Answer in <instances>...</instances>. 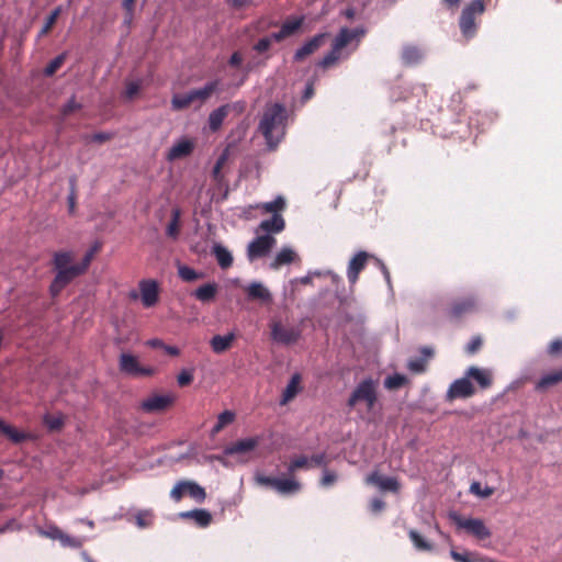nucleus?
Returning <instances> with one entry per match:
<instances>
[{
  "label": "nucleus",
  "mask_w": 562,
  "mask_h": 562,
  "mask_svg": "<svg viewBox=\"0 0 562 562\" xmlns=\"http://www.w3.org/2000/svg\"><path fill=\"white\" fill-rule=\"evenodd\" d=\"M101 249L100 243H94L85 254L79 263H74L75 254L71 250L55 251L52 259L53 269L56 271L55 278L49 285V293L56 297L60 292L76 278L86 273L95 254Z\"/></svg>",
  "instance_id": "1"
},
{
  "label": "nucleus",
  "mask_w": 562,
  "mask_h": 562,
  "mask_svg": "<svg viewBox=\"0 0 562 562\" xmlns=\"http://www.w3.org/2000/svg\"><path fill=\"white\" fill-rule=\"evenodd\" d=\"M285 119V108L280 103H274L265 110L259 130L270 147H276L279 144L280 137L283 135Z\"/></svg>",
  "instance_id": "2"
},
{
  "label": "nucleus",
  "mask_w": 562,
  "mask_h": 562,
  "mask_svg": "<svg viewBox=\"0 0 562 562\" xmlns=\"http://www.w3.org/2000/svg\"><path fill=\"white\" fill-rule=\"evenodd\" d=\"M366 30L363 27H341L331 43L330 50L318 61V66L327 69L334 66L340 58L344 57L342 50L353 41L357 43L364 36ZM358 44H356V47Z\"/></svg>",
  "instance_id": "3"
},
{
  "label": "nucleus",
  "mask_w": 562,
  "mask_h": 562,
  "mask_svg": "<svg viewBox=\"0 0 562 562\" xmlns=\"http://www.w3.org/2000/svg\"><path fill=\"white\" fill-rule=\"evenodd\" d=\"M379 382L371 378L363 379L359 382L350 393L347 406L349 408L361 411L363 407L366 413H371L379 402Z\"/></svg>",
  "instance_id": "4"
},
{
  "label": "nucleus",
  "mask_w": 562,
  "mask_h": 562,
  "mask_svg": "<svg viewBox=\"0 0 562 562\" xmlns=\"http://www.w3.org/2000/svg\"><path fill=\"white\" fill-rule=\"evenodd\" d=\"M218 80L209 81L204 87L192 89L186 93H176L171 98V108L173 111H182L194 103L203 104L217 90Z\"/></svg>",
  "instance_id": "5"
},
{
  "label": "nucleus",
  "mask_w": 562,
  "mask_h": 562,
  "mask_svg": "<svg viewBox=\"0 0 562 562\" xmlns=\"http://www.w3.org/2000/svg\"><path fill=\"white\" fill-rule=\"evenodd\" d=\"M485 10L483 0H472L462 10L459 26L465 38H472L476 33V18Z\"/></svg>",
  "instance_id": "6"
},
{
  "label": "nucleus",
  "mask_w": 562,
  "mask_h": 562,
  "mask_svg": "<svg viewBox=\"0 0 562 562\" xmlns=\"http://www.w3.org/2000/svg\"><path fill=\"white\" fill-rule=\"evenodd\" d=\"M119 370L131 378H150L157 374V369L151 366H143L138 357L122 352L119 357Z\"/></svg>",
  "instance_id": "7"
},
{
  "label": "nucleus",
  "mask_w": 562,
  "mask_h": 562,
  "mask_svg": "<svg viewBox=\"0 0 562 562\" xmlns=\"http://www.w3.org/2000/svg\"><path fill=\"white\" fill-rule=\"evenodd\" d=\"M450 519L458 529H463L479 540H485L491 537L492 532L480 518H464L457 513L450 514Z\"/></svg>",
  "instance_id": "8"
},
{
  "label": "nucleus",
  "mask_w": 562,
  "mask_h": 562,
  "mask_svg": "<svg viewBox=\"0 0 562 562\" xmlns=\"http://www.w3.org/2000/svg\"><path fill=\"white\" fill-rule=\"evenodd\" d=\"M477 301L473 295L453 300L446 310V317L452 322H458L465 315L476 311Z\"/></svg>",
  "instance_id": "9"
},
{
  "label": "nucleus",
  "mask_w": 562,
  "mask_h": 562,
  "mask_svg": "<svg viewBox=\"0 0 562 562\" xmlns=\"http://www.w3.org/2000/svg\"><path fill=\"white\" fill-rule=\"evenodd\" d=\"M271 338L282 345H292L301 337V329L297 326L284 325L281 322H272L270 325Z\"/></svg>",
  "instance_id": "10"
},
{
  "label": "nucleus",
  "mask_w": 562,
  "mask_h": 562,
  "mask_svg": "<svg viewBox=\"0 0 562 562\" xmlns=\"http://www.w3.org/2000/svg\"><path fill=\"white\" fill-rule=\"evenodd\" d=\"M276 241V238L270 235L258 236L248 245V259L252 261L257 258L267 256L271 248L274 246Z\"/></svg>",
  "instance_id": "11"
},
{
  "label": "nucleus",
  "mask_w": 562,
  "mask_h": 562,
  "mask_svg": "<svg viewBox=\"0 0 562 562\" xmlns=\"http://www.w3.org/2000/svg\"><path fill=\"white\" fill-rule=\"evenodd\" d=\"M175 402V396L171 394L151 395L140 403V408L145 413H160L166 411Z\"/></svg>",
  "instance_id": "12"
},
{
  "label": "nucleus",
  "mask_w": 562,
  "mask_h": 562,
  "mask_svg": "<svg viewBox=\"0 0 562 562\" xmlns=\"http://www.w3.org/2000/svg\"><path fill=\"white\" fill-rule=\"evenodd\" d=\"M329 37V33H319L305 42L296 52L294 53L295 61H303L307 56L312 55L316 50H318L322 46L325 45L327 38Z\"/></svg>",
  "instance_id": "13"
},
{
  "label": "nucleus",
  "mask_w": 562,
  "mask_h": 562,
  "mask_svg": "<svg viewBox=\"0 0 562 562\" xmlns=\"http://www.w3.org/2000/svg\"><path fill=\"white\" fill-rule=\"evenodd\" d=\"M366 483L368 485H374L383 492L398 493L401 490V484L396 477L383 476L378 471L371 472L366 477Z\"/></svg>",
  "instance_id": "14"
},
{
  "label": "nucleus",
  "mask_w": 562,
  "mask_h": 562,
  "mask_svg": "<svg viewBox=\"0 0 562 562\" xmlns=\"http://www.w3.org/2000/svg\"><path fill=\"white\" fill-rule=\"evenodd\" d=\"M371 257V255L361 250L350 259L347 268V278L351 285L357 283L360 272L366 268L368 259Z\"/></svg>",
  "instance_id": "15"
},
{
  "label": "nucleus",
  "mask_w": 562,
  "mask_h": 562,
  "mask_svg": "<svg viewBox=\"0 0 562 562\" xmlns=\"http://www.w3.org/2000/svg\"><path fill=\"white\" fill-rule=\"evenodd\" d=\"M195 143L193 139L183 137L177 140L168 150L166 155V159L168 161H175L178 159L186 158L192 154L194 150Z\"/></svg>",
  "instance_id": "16"
},
{
  "label": "nucleus",
  "mask_w": 562,
  "mask_h": 562,
  "mask_svg": "<svg viewBox=\"0 0 562 562\" xmlns=\"http://www.w3.org/2000/svg\"><path fill=\"white\" fill-rule=\"evenodd\" d=\"M475 393V389L468 376L458 379L451 383L447 397L448 400L467 398L471 397Z\"/></svg>",
  "instance_id": "17"
},
{
  "label": "nucleus",
  "mask_w": 562,
  "mask_h": 562,
  "mask_svg": "<svg viewBox=\"0 0 562 562\" xmlns=\"http://www.w3.org/2000/svg\"><path fill=\"white\" fill-rule=\"evenodd\" d=\"M142 303L145 307H151L158 302V283L154 280H143L139 283Z\"/></svg>",
  "instance_id": "18"
},
{
  "label": "nucleus",
  "mask_w": 562,
  "mask_h": 562,
  "mask_svg": "<svg viewBox=\"0 0 562 562\" xmlns=\"http://www.w3.org/2000/svg\"><path fill=\"white\" fill-rule=\"evenodd\" d=\"M260 442L259 437L245 438L228 445L224 452L227 456L243 454L252 451Z\"/></svg>",
  "instance_id": "19"
},
{
  "label": "nucleus",
  "mask_w": 562,
  "mask_h": 562,
  "mask_svg": "<svg viewBox=\"0 0 562 562\" xmlns=\"http://www.w3.org/2000/svg\"><path fill=\"white\" fill-rule=\"evenodd\" d=\"M301 382L302 376L300 373H294L291 376L288 385L282 392L280 405H286L288 403L295 398V396L302 391Z\"/></svg>",
  "instance_id": "20"
},
{
  "label": "nucleus",
  "mask_w": 562,
  "mask_h": 562,
  "mask_svg": "<svg viewBox=\"0 0 562 562\" xmlns=\"http://www.w3.org/2000/svg\"><path fill=\"white\" fill-rule=\"evenodd\" d=\"M245 291L250 301H260L261 303H270L272 301L270 291L260 282L250 283Z\"/></svg>",
  "instance_id": "21"
},
{
  "label": "nucleus",
  "mask_w": 562,
  "mask_h": 562,
  "mask_svg": "<svg viewBox=\"0 0 562 562\" xmlns=\"http://www.w3.org/2000/svg\"><path fill=\"white\" fill-rule=\"evenodd\" d=\"M468 379H473L482 389H487L492 385L493 378L492 373L487 369H481L477 367H470L467 370Z\"/></svg>",
  "instance_id": "22"
},
{
  "label": "nucleus",
  "mask_w": 562,
  "mask_h": 562,
  "mask_svg": "<svg viewBox=\"0 0 562 562\" xmlns=\"http://www.w3.org/2000/svg\"><path fill=\"white\" fill-rule=\"evenodd\" d=\"M285 227V221L281 214H273L271 218L263 220L258 229L266 233L278 234L281 233Z\"/></svg>",
  "instance_id": "23"
},
{
  "label": "nucleus",
  "mask_w": 562,
  "mask_h": 562,
  "mask_svg": "<svg viewBox=\"0 0 562 562\" xmlns=\"http://www.w3.org/2000/svg\"><path fill=\"white\" fill-rule=\"evenodd\" d=\"M0 435L5 436L13 443H21L30 438L29 434L18 430L2 419H0Z\"/></svg>",
  "instance_id": "24"
},
{
  "label": "nucleus",
  "mask_w": 562,
  "mask_h": 562,
  "mask_svg": "<svg viewBox=\"0 0 562 562\" xmlns=\"http://www.w3.org/2000/svg\"><path fill=\"white\" fill-rule=\"evenodd\" d=\"M217 291L218 285L215 282H210L199 286L193 292V296L202 303H209L215 299Z\"/></svg>",
  "instance_id": "25"
},
{
  "label": "nucleus",
  "mask_w": 562,
  "mask_h": 562,
  "mask_svg": "<svg viewBox=\"0 0 562 562\" xmlns=\"http://www.w3.org/2000/svg\"><path fill=\"white\" fill-rule=\"evenodd\" d=\"M562 382V368L553 370L544 375L536 383L537 391H546L549 387Z\"/></svg>",
  "instance_id": "26"
},
{
  "label": "nucleus",
  "mask_w": 562,
  "mask_h": 562,
  "mask_svg": "<svg viewBox=\"0 0 562 562\" xmlns=\"http://www.w3.org/2000/svg\"><path fill=\"white\" fill-rule=\"evenodd\" d=\"M234 340L235 335L233 333L225 336L215 335L212 337L210 345L215 353H223L232 347Z\"/></svg>",
  "instance_id": "27"
},
{
  "label": "nucleus",
  "mask_w": 562,
  "mask_h": 562,
  "mask_svg": "<svg viewBox=\"0 0 562 562\" xmlns=\"http://www.w3.org/2000/svg\"><path fill=\"white\" fill-rule=\"evenodd\" d=\"M228 112H229V105L224 104L210 113L209 127L212 132H216L221 128L224 120L228 115Z\"/></svg>",
  "instance_id": "28"
},
{
  "label": "nucleus",
  "mask_w": 562,
  "mask_h": 562,
  "mask_svg": "<svg viewBox=\"0 0 562 562\" xmlns=\"http://www.w3.org/2000/svg\"><path fill=\"white\" fill-rule=\"evenodd\" d=\"M180 221H181V210L179 207H173L171 210L170 222L166 227V235L169 238H172L175 240L178 239V237L180 235V229H181Z\"/></svg>",
  "instance_id": "29"
},
{
  "label": "nucleus",
  "mask_w": 562,
  "mask_h": 562,
  "mask_svg": "<svg viewBox=\"0 0 562 562\" xmlns=\"http://www.w3.org/2000/svg\"><path fill=\"white\" fill-rule=\"evenodd\" d=\"M296 258L297 255L293 249L284 247L277 254L274 260L271 262V268L279 269L281 266L294 262Z\"/></svg>",
  "instance_id": "30"
},
{
  "label": "nucleus",
  "mask_w": 562,
  "mask_h": 562,
  "mask_svg": "<svg viewBox=\"0 0 562 562\" xmlns=\"http://www.w3.org/2000/svg\"><path fill=\"white\" fill-rule=\"evenodd\" d=\"M423 58L422 50L414 45H406L402 50V60L406 66L418 64Z\"/></svg>",
  "instance_id": "31"
},
{
  "label": "nucleus",
  "mask_w": 562,
  "mask_h": 562,
  "mask_svg": "<svg viewBox=\"0 0 562 562\" xmlns=\"http://www.w3.org/2000/svg\"><path fill=\"white\" fill-rule=\"evenodd\" d=\"M181 516L193 519L200 527H207L212 521V515L205 509L189 510L182 513Z\"/></svg>",
  "instance_id": "32"
},
{
  "label": "nucleus",
  "mask_w": 562,
  "mask_h": 562,
  "mask_svg": "<svg viewBox=\"0 0 562 562\" xmlns=\"http://www.w3.org/2000/svg\"><path fill=\"white\" fill-rule=\"evenodd\" d=\"M213 255L215 256L217 263L222 269H227L233 265L232 254L222 245L216 244L213 247Z\"/></svg>",
  "instance_id": "33"
},
{
  "label": "nucleus",
  "mask_w": 562,
  "mask_h": 562,
  "mask_svg": "<svg viewBox=\"0 0 562 562\" xmlns=\"http://www.w3.org/2000/svg\"><path fill=\"white\" fill-rule=\"evenodd\" d=\"M303 23H304V16L288 19L283 22L280 30L284 34V36L288 38V37L294 35L301 29Z\"/></svg>",
  "instance_id": "34"
},
{
  "label": "nucleus",
  "mask_w": 562,
  "mask_h": 562,
  "mask_svg": "<svg viewBox=\"0 0 562 562\" xmlns=\"http://www.w3.org/2000/svg\"><path fill=\"white\" fill-rule=\"evenodd\" d=\"M184 490L187 495H189L198 503H202L206 497L204 488L194 482L186 481Z\"/></svg>",
  "instance_id": "35"
},
{
  "label": "nucleus",
  "mask_w": 562,
  "mask_h": 562,
  "mask_svg": "<svg viewBox=\"0 0 562 562\" xmlns=\"http://www.w3.org/2000/svg\"><path fill=\"white\" fill-rule=\"evenodd\" d=\"M408 537L411 539V541L413 542L414 547L418 550V551H431L432 550V544L427 541L426 539L423 538V536L412 529L408 531Z\"/></svg>",
  "instance_id": "36"
},
{
  "label": "nucleus",
  "mask_w": 562,
  "mask_h": 562,
  "mask_svg": "<svg viewBox=\"0 0 562 562\" xmlns=\"http://www.w3.org/2000/svg\"><path fill=\"white\" fill-rule=\"evenodd\" d=\"M301 484L291 479H280L278 485L274 487L281 494H293L300 491Z\"/></svg>",
  "instance_id": "37"
},
{
  "label": "nucleus",
  "mask_w": 562,
  "mask_h": 562,
  "mask_svg": "<svg viewBox=\"0 0 562 562\" xmlns=\"http://www.w3.org/2000/svg\"><path fill=\"white\" fill-rule=\"evenodd\" d=\"M257 207L261 209L265 213L280 214L285 207V201L282 196H278L276 200L262 203Z\"/></svg>",
  "instance_id": "38"
},
{
  "label": "nucleus",
  "mask_w": 562,
  "mask_h": 562,
  "mask_svg": "<svg viewBox=\"0 0 562 562\" xmlns=\"http://www.w3.org/2000/svg\"><path fill=\"white\" fill-rule=\"evenodd\" d=\"M450 557L456 562H482L483 561V559L480 558V555L477 553L469 552V551H464V552L460 553L456 550H451Z\"/></svg>",
  "instance_id": "39"
},
{
  "label": "nucleus",
  "mask_w": 562,
  "mask_h": 562,
  "mask_svg": "<svg viewBox=\"0 0 562 562\" xmlns=\"http://www.w3.org/2000/svg\"><path fill=\"white\" fill-rule=\"evenodd\" d=\"M235 414L231 411H224L221 413L217 417V422L214 425L212 432L217 434L220 432L225 426L232 424L234 422Z\"/></svg>",
  "instance_id": "40"
},
{
  "label": "nucleus",
  "mask_w": 562,
  "mask_h": 562,
  "mask_svg": "<svg viewBox=\"0 0 562 562\" xmlns=\"http://www.w3.org/2000/svg\"><path fill=\"white\" fill-rule=\"evenodd\" d=\"M408 382L407 378L403 374L395 373L393 375L387 376L384 380V386L387 390H396L404 386Z\"/></svg>",
  "instance_id": "41"
},
{
  "label": "nucleus",
  "mask_w": 562,
  "mask_h": 562,
  "mask_svg": "<svg viewBox=\"0 0 562 562\" xmlns=\"http://www.w3.org/2000/svg\"><path fill=\"white\" fill-rule=\"evenodd\" d=\"M57 537L63 547L78 549L83 544V539L71 537L64 531H58Z\"/></svg>",
  "instance_id": "42"
},
{
  "label": "nucleus",
  "mask_w": 562,
  "mask_h": 562,
  "mask_svg": "<svg viewBox=\"0 0 562 562\" xmlns=\"http://www.w3.org/2000/svg\"><path fill=\"white\" fill-rule=\"evenodd\" d=\"M66 53H61L52 59L44 69V75L52 77L65 63Z\"/></svg>",
  "instance_id": "43"
},
{
  "label": "nucleus",
  "mask_w": 562,
  "mask_h": 562,
  "mask_svg": "<svg viewBox=\"0 0 562 562\" xmlns=\"http://www.w3.org/2000/svg\"><path fill=\"white\" fill-rule=\"evenodd\" d=\"M61 13V8L60 7H57L55 8L50 14L47 16L46 21H45V24L44 26L42 27L41 32H40V36H43L45 34H47L52 29L53 26L55 25L58 16L60 15Z\"/></svg>",
  "instance_id": "44"
},
{
  "label": "nucleus",
  "mask_w": 562,
  "mask_h": 562,
  "mask_svg": "<svg viewBox=\"0 0 562 562\" xmlns=\"http://www.w3.org/2000/svg\"><path fill=\"white\" fill-rule=\"evenodd\" d=\"M70 192L68 195V210L70 214L75 213L77 205V179L76 177H70L69 179Z\"/></svg>",
  "instance_id": "45"
},
{
  "label": "nucleus",
  "mask_w": 562,
  "mask_h": 562,
  "mask_svg": "<svg viewBox=\"0 0 562 562\" xmlns=\"http://www.w3.org/2000/svg\"><path fill=\"white\" fill-rule=\"evenodd\" d=\"M179 277L186 282H192L201 278V274L198 273L193 268L188 266H180L178 268Z\"/></svg>",
  "instance_id": "46"
},
{
  "label": "nucleus",
  "mask_w": 562,
  "mask_h": 562,
  "mask_svg": "<svg viewBox=\"0 0 562 562\" xmlns=\"http://www.w3.org/2000/svg\"><path fill=\"white\" fill-rule=\"evenodd\" d=\"M310 460L305 456H300L291 461L289 464L288 471L290 474H293L295 471L300 469H308Z\"/></svg>",
  "instance_id": "47"
},
{
  "label": "nucleus",
  "mask_w": 562,
  "mask_h": 562,
  "mask_svg": "<svg viewBox=\"0 0 562 562\" xmlns=\"http://www.w3.org/2000/svg\"><path fill=\"white\" fill-rule=\"evenodd\" d=\"M140 81H127L125 85L124 97L127 100H133L140 91Z\"/></svg>",
  "instance_id": "48"
},
{
  "label": "nucleus",
  "mask_w": 562,
  "mask_h": 562,
  "mask_svg": "<svg viewBox=\"0 0 562 562\" xmlns=\"http://www.w3.org/2000/svg\"><path fill=\"white\" fill-rule=\"evenodd\" d=\"M153 514L149 510H142L136 515V524L140 528L149 527L153 524Z\"/></svg>",
  "instance_id": "49"
},
{
  "label": "nucleus",
  "mask_w": 562,
  "mask_h": 562,
  "mask_svg": "<svg viewBox=\"0 0 562 562\" xmlns=\"http://www.w3.org/2000/svg\"><path fill=\"white\" fill-rule=\"evenodd\" d=\"M82 105L76 101L75 97H72L66 104L63 105L60 112L64 117L69 116L76 111H79Z\"/></svg>",
  "instance_id": "50"
},
{
  "label": "nucleus",
  "mask_w": 562,
  "mask_h": 562,
  "mask_svg": "<svg viewBox=\"0 0 562 562\" xmlns=\"http://www.w3.org/2000/svg\"><path fill=\"white\" fill-rule=\"evenodd\" d=\"M470 492L483 498H487L494 493V488L486 486L483 490L481 488V484L479 482H473L470 486Z\"/></svg>",
  "instance_id": "51"
},
{
  "label": "nucleus",
  "mask_w": 562,
  "mask_h": 562,
  "mask_svg": "<svg viewBox=\"0 0 562 562\" xmlns=\"http://www.w3.org/2000/svg\"><path fill=\"white\" fill-rule=\"evenodd\" d=\"M44 423L50 430H59L64 426V420L59 416L46 415Z\"/></svg>",
  "instance_id": "52"
},
{
  "label": "nucleus",
  "mask_w": 562,
  "mask_h": 562,
  "mask_svg": "<svg viewBox=\"0 0 562 562\" xmlns=\"http://www.w3.org/2000/svg\"><path fill=\"white\" fill-rule=\"evenodd\" d=\"M226 160H227L226 154H222L217 158V160L213 167V170H212V176H213L214 180H216V181L221 180L222 169H223L224 165L226 164Z\"/></svg>",
  "instance_id": "53"
},
{
  "label": "nucleus",
  "mask_w": 562,
  "mask_h": 562,
  "mask_svg": "<svg viewBox=\"0 0 562 562\" xmlns=\"http://www.w3.org/2000/svg\"><path fill=\"white\" fill-rule=\"evenodd\" d=\"M338 475L336 472L325 469L321 479V485L329 487L336 483Z\"/></svg>",
  "instance_id": "54"
},
{
  "label": "nucleus",
  "mask_w": 562,
  "mask_h": 562,
  "mask_svg": "<svg viewBox=\"0 0 562 562\" xmlns=\"http://www.w3.org/2000/svg\"><path fill=\"white\" fill-rule=\"evenodd\" d=\"M193 381V370L183 369L177 376L179 386H188Z\"/></svg>",
  "instance_id": "55"
},
{
  "label": "nucleus",
  "mask_w": 562,
  "mask_h": 562,
  "mask_svg": "<svg viewBox=\"0 0 562 562\" xmlns=\"http://www.w3.org/2000/svg\"><path fill=\"white\" fill-rule=\"evenodd\" d=\"M482 346H483L482 337L481 336H474V337L471 338V340L467 345L465 351L469 355H474V353H476L482 348Z\"/></svg>",
  "instance_id": "56"
},
{
  "label": "nucleus",
  "mask_w": 562,
  "mask_h": 562,
  "mask_svg": "<svg viewBox=\"0 0 562 562\" xmlns=\"http://www.w3.org/2000/svg\"><path fill=\"white\" fill-rule=\"evenodd\" d=\"M184 486H186V481H181L178 484H176L170 492V497L173 501L179 502L187 494Z\"/></svg>",
  "instance_id": "57"
},
{
  "label": "nucleus",
  "mask_w": 562,
  "mask_h": 562,
  "mask_svg": "<svg viewBox=\"0 0 562 562\" xmlns=\"http://www.w3.org/2000/svg\"><path fill=\"white\" fill-rule=\"evenodd\" d=\"M407 368L415 373H422L426 369V359H414L407 364Z\"/></svg>",
  "instance_id": "58"
},
{
  "label": "nucleus",
  "mask_w": 562,
  "mask_h": 562,
  "mask_svg": "<svg viewBox=\"0 0 562 562\" xmlns=\"http://www.w3.org/2000/svg\"><path fill=\"white\" fill-rule=\"evenodd\" d=\"M271 46V38L270 37H262L260 38L255 45H254V49L261 54V53H265L267 52Z\"/></svg>",
  "instance_id": "59"
},
{
  "label": "nucleus",
  "mask_w": 562,
  "mask_h": 562,
  "mask_svg": "<svg viewBox=\"0 0 562 562\" xmlns=\"http://www.w3.org/2000/svg\"><path fill=\"white\" fill-rule=\"evenodd\" d=\"M136 0H123L122 7L125 10L126 13V22L130 23L134 15V7H135Z\"/></svg>",
  "instance_id": "60"
},
{
  "label": "nucleus",
  "mask_w": 562,
  "mask_h": 562,
  "mask_svg": "<svg viewBox=\"0 0 562 562\" xmlns=\"http://www.w3.org/2000/svg\"><path fill=\"white\" fill-rule=\"evenodd\" d=\"M310 460V467H319L325 465L327 463L326 454L325 453H318L311 457Z\"/></svg>",
  "instance_id": "61"
},
{
  "label": "nucleus",
  "mask_w": 562,
  "mask_h": 562,
  "mask_svg": "<svg viewBox=\"0 0 562 562\" xmlns=\"http://www.w3.org/2000/svg\"><path fill=\"white\" fill-rule=\"evenodd\" d=\"M384 508L385 502L382 501L381 498L375 497L370 502V509L374 514L382 512Z\"/></svg>",
  "instance_id": "62"
},
{
  "label": "nucleus",
  "mask_w": 562,
  "mask_h": 562,
  "mask_svg": "<svg viewBox=\"0 0 562 562\" xmlns=\"http://www.w3.org/2000/svg\"><path fill=\"white\" fill-rule=\"evenodd\" d=\"M280 477L272 476H259L258 482L262 485L270 486L274 488L279 483Z\"/></svg>",
  "instance_id": "63"
},
{
  "label": "nucleus",
  "mask_w": 562,
  "mask_h": 562,
  "mask_svg": "<svg viewBox=\"0 0 562 562\" xmlns=\"http://www.w3.org/2000/svg\"><path fill=\"white\" fill-rule=\"evenodd\" d=\"M548 351L552 356L560 353L562 351V340L555 339V340L551 341V344L549 345Z\"/></svg>",
  "instance_id": "64"
}]
</instances>
